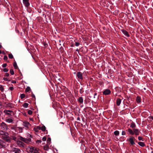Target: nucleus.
I'll use <instances>...</instances> for the list:
<instances>
[{"instance_id":"nucleus-29","label":"nucleus","mask_w":153,"mask_h":153,"mask_svg":"<svg viewBox=\"0 0 153 153\" xmlns=\"http://www.w3.org/2000/svg\"><path fill=\"white\" fill-rule=\"evenodd\" d=\"M10 73L12 75H13L14 74V72L13 69H11L10 70Z\"/></svg>"},{"instance_id":"nucleus-7","label":"nucleus","mask_w":153,"mask_h":153,"mask_svg":"<svg viewBox=\"0 0 153 153\" xmlns=\"http://www.w3.org/2000/svg\"><path fill=\"white\" fill-rule=\"evenodd\" d=\"M6 143L3 140H0V148H5L6 146Z\"/></svg>"},{"instance_id":"nucleus-24","label":"nucleus","mask_w":153,"mask_h":153,"mask_svg":"<svg viewBox=\"0 0 153 153\" xmlns=\"http://www.w3.org/2000/svg\"><path fill=\"white\" fill-rule=\"evenodd\" d=\"M24 126L27 127L28 126V125L29 124V123L28 122H24Z\"/></svg>"},{"instance_id":"nucleus-25","label":"nucleus","mask_w":153,"mask_h":153,"mask_svg":"<svg viewBox=\"0 0 153 153\" xmlns=\"http://www.w3.org/2000/svg\"><path fill=\"white\" fill-rule=\"evenodd\" d=\"M114 134L116 136L119 135V132L118 131H116L114 132Z\"/></svg>"},{"instance_id":"nucleus-15","label":"nucleus","mask_w":153,"mask_h":153,"mask_svg":"<svg viewBox=\"0 0 153 153\" xmlns=\"http://www.w3.org/2000/svg\"><path fill=\"white\" fill-rule=\"evenodd\" d=\"M121 102V100L120 98H117L116 100V104L118 106L120 104Z\"/></svg>"},{"instance_id":"nucleus-58","label":"nucleus","mask_w":153,"mask_h":153,"mask_svg":"<svg viewBox=\"0 0 153 153\" xmlns=\"http://www.w3.org/2000/svg\"><path fill=\"white\" fill-rule=\"evenodd\" d=\"M97 94L96 93H95L94 94V96H95V95H97Z\"/></svg>"},{"instance_id":"nucleus-1","label":"nucleus","mask_w":153,"mask_h":153,"mask_svg":"<svg viewBox=\"0 0 153 153\" xmlns=\"http://www.w3.org/2000/svg\"><path fill=\"white\" fill-rule=\"evenodd\" d=\"M26 150L28 153H40V150L39 148L32 146L27 147Z\"/></svg>"},{"instance_id":"nucleus-45","label":"nucleus","mask_w":153,"mask_h":153,"mask_svg":"<svg viewBox=\"0 0 153 153\" xmlns=\"http://www.w3.org/2000/svg\"><path fill=\"white\" fill-rule=\"evenodd\" d=\"M42 140L44 141H45L46 140V138L45 137H43Z\"/></svg>"},{"instance_id":"nucleus-38","label":"nucleus","mask_w":153,"mask_h":153,"mask_svg":"<svg viewBox=\"0 0 153 153\" xmlns=\"http://www.w3.org/2000/svg\"><path fill=\"white\" fill-rule=\"evenodd\" d=\"M8 70L6 68H4L3 69V71L4 72H7L8 71Z\"/></svg>"},{"instance_id":"nucleus-54","label":"nucleus","mask_w":153,"mask_h":153,"mask_svg":"<svg viewBox=\"0 0 153 153\" xmlns=\"http://www.w3.org/2000/svg\"><path fill=\"white\" fill-rule=\"evenodd\" d=\"M32 97H33V98H35V96L33 94H32Z\"/></svg>"},{"instance_id":"nucleus-10","label":"nucleus","mask_w":153,"mask_h":153,"mask_svg":"<svg viewBox=\"0 0 153 153\" xmlns=\"http://www.w3.org/2000/svg\"><path fill=\"white\" fill-rule=\"evenodd\" d=\"M24 4L26 7H28L30 5V3L29 2V0H23Z\"/></svg>"},{"instance_id":"nucleus-48","label":"nucleus","mask_w":153,"mask_h":153,"mask_svg":"<svg viewBox=\"0 0 153 153\" xmlns=\"http://www.w3.org/2000/svg\"><path fill=\"white\" fill-rule=\"evenodd\" d=\"M9 75V74L8 73H6L5 75V76H6L8 77Z\"/></svg>"},{"instance_id":"nucleus-43","label":"nucleus","mask_w":153,"mask_h":153,"mask_svg":"<svg viewBox=\"0 0 153 153\" xmlns=\"http://www.w3.org/2000/svg\"><path fill=\"white\" fill-rule=\"evenodd\" d=\"M42 142V140H37L36 141V143H40Z\"/></svg>"},{"instance_id":"nucleus-20","label":"nucleus","mask_w":153,"mask_h":153,"mask_svg":"<svg viewBox=\"0 0 153 153\" xmlns=\"http://www.w3.org/2000/svg\"><path fill=\"white\" fill-rule=\"evenodd\" d=\"M136 101L138 103L140 102L141 101L140 97L138 96L136 98Z\"/></svg>"},{"instance_id":"nucleus-56","label":"nucleus","mask_w":153,"mask_h":153,"mask_svg":"<svg viewBox=\"0 0 153 153\" xmlns=\"http://www.w3.org/2000/svg\"><path fill=\"white\" fill-rule=\"evenodd\" d=\"M77 119L78 120H80V118L79 117H78L77 118Z\"/></svg>"},{"instance_id":"nucleus-60","label":"nucleus","mask_w":153,"mask_h":153,"mask_svg":"<svg viewBox=\"0 0 153 153\" xmlns=\"http://www.w3.org/2000/svg\"><path fill=\"white\" fill-rule=\"evenodd\" d=\"M2 47V46L1 45H0V48H1Z\"/></svg>"},{"instance_id":"nucleus-26","label":"nucleus","mask_w":153,"mask_h":153,"mask_svg":"<svg viewBox=\"0 0 153 153\" xmlns=\"http://www.w3.org/2000/svg\"><path fill=\"white\" fill-rule=\"evenodd\" d=\"M28 103H24L23 105V106L24 107H25L26 108H27L28 106Z\"/></svg>"},{"instance_id":"nucleus-12","label":"nucleus","mask_w":153,"mask_h":153,"mask_svg":"<svg viewBox=\"0 0 153 153\" xmlns=\"http://www.w3.org/2000/svg\"><path fill=\"white\" fill-rule=\"evenodd\" d=\"M50 144V143L49 142L48 143L44 146V149L45 150H48L49 149V146Z\"/></svg>"},{"instance_id":"nucleus-49","label":"nucleus","mask_w":153,"mask_h":153,"mask_svg":"<svg viewBox=\"0 0 153 153\" xmlns=\"http://www.w3.org/2000/svg\"><path fill=\"white\" fill-rule=\"evenodd\" d=\"M9 89L11 91H13L14 89L13 88V87H10L9 88Z\"/></svg>"},{"instance_id":"nucleus-40","label":"nucleus","mask_w":153,"mask_h":153,"mask_svg":"<svg viewBox=\"0 0 153 153\" xmlns=\"http://www.w3.org/2000/svg\"><path fill=\"white\" fill-rule=\"evenodd\" d=\"M18 144H20L22 145V144H23V143L21 141H19L17 142Z\"/></svg>"},{"instance_id":"nucleus-39","label":"nucleus","mask_w":153,"mask_h":153,"mask_svg":"<svg viewBox=\"0 0 153 153\" xmlns=\"http://www.w3.org/2000/svg\"><path fill=\"white\" fill-rule=\"evenodd\" d=\"M4 90V88L1 85L0 87V90L3 91Z\"/></svg>"},{"instance_id":"nucleus-44","label":"nucleus","mask_w":153,"mask_h":153,"mask_svg":"<svg viewBox=\"0 0 153 153\" xmlns=\"http://www.w3.org/2000/svg\"><path fill=\"white\" fill-rule=\"evenodd\" d=\"M122 134L123 135H125L126 134V132L125 131H123L122 133Z\"/></svg>"},{"instance_id":"nucleus-61","label":"nucleus","mask_w":153,"mask_h":153,"mask_svg":"<svg viewBox=\"0 0 153 153\" xmlns=\"http://www.w3.org/2000/svg\"><path fill=\"white\" fill-rule=\"evenodd\" d=\"M1 53V51L0 50V54Z\"/></svg>"},{"instance_id":"nucleus-28","label":"nucleus","mask_w":153,"mask_h":153,"mask_svg":"<svg viewBox=\"0 0 153 153\" xmlns=\"http://www.w3.org/2000/svg\"><path fill=\"white\" fill-rule=\"evenodd\" d=\"M130 127L132 128H134L136 127L134 123H131L130 125Z\"/></svg>"},{"instance_id":"nucleus-33","label":"nucleus","mask_w":153,"mask_h":153,"mask_svg":"<svg viewBox=\"0 0 153 153\" xmlns=\"http://www.w3.org/2000/svg\"><path fill=\"white\" fill-rule=\"evenodd\" d=\"M3 79L6 81H10V79H9L8 78H7L4 77L3 78Z\"/></svg>"},{"instance_id":"nucleus-46","label":"nucleus","mask_w":153,"mask_h":153,"mask_svg":"<svg viewBox=\"0 0 153 153\" xmlns=\"http://www.w3.org/2000/svg\"><path fill=\"white\" fill-rule=\"evenodd\" d=\"M7 64L6 63H4L2 65V67L3 68H5V67L7 66Z\"/></svg>"},{"instance_id":"nucleus-37","label":"nucleus","mask_w":153,"mask_h":153,"mask_svg":"<svg viewBox=\"0 0 153 153\" xmlns=\"http://www.w3.org/2000/svg\"><path fill=\"white\" fill-rule=\"evenodd\" d=\"M34 130L36 132H38L39 131V130L36 128H33Z\"/></svg>"},{"instance_id":"nucleus-11","label":"nucleus","mask_w":153,"mask_h":153,"mask_svg":"<svg viewBox=\"0 0 153 153\" xmlns=\"http://www.w3.org/2000/svg\"><path fill=\"white\" fill-rule=\"evenodd\" d=\"M110 90L108 89H106L103 92V94L105 95H108L111 93Z\"/></svg>"},{"instance_id":"nucleus-8","label":"nucleus","mask_w":153,"mask_h":153,"mask_svg":"<svg viewBox=\"0 0 153 153\" xmlns=\"http://www.w3.org/2000/svg\"><path fill=\"white\" fill-rule=\"evenodd\" d=\"M76 76L78 78L81 79H83L82 74V73L80 72H78L77 73Z\"/></svg>"},{"instance_id":"nucleus-42","label":"nucleus","mask_w":153,"mask_h":153,"mask_svg":"<svg viewBox=\"0 0 153 153\" xmlns=\"http://www.w3.org/2000/svg\"><path fill=\"white\" fill-rule=\"evenodd\" d=\"M79 92L81 94L83 92V89L82 88L81 89H80Z\"/></svg>"},{"instance_id":"nucleus-59","label":"nucleus","mask_w":153,"mask_h":153,"mask_svg":"<svg viewBox=\"0 0 153 153\" xmlns=\"http://www.w3.org/2000/svg\"><path fill=\"white\" fill-rule=\"evenodd\" d=\"M151 118L153 120V117H151Z\"/></svg>"},{"instance_id":"nucleus-50","label":"nucleus","mask_w":153,"mask_h":153,"mask_svg":"<svg viewBox=\"0 0 153 153\" xmlns=\"http://www.w3.org/2000/svg\"><path fill=\"white\" fill-rule=\"evenodd\" d=\"M138 139L139 140H141L142 139V138L141 137H138Z\"/></svg>"},{"instance_id":"nucleus-57","label":"nucleus","mask_w":153,"mask_h":153,"mask_svg":"<svg viewBox=\"0 0 153 153\" xmlns=\"http://www.w3.org/2000/svg\"><path fill=\"white\" fill-rule=\"evenodd\" d=\"M24 115L26 116V113H24Z\"/></svg>"},{"instance_id":"nucleus-62","label":"nucleus","mask_w":153,"mask_h":153,"mask_svg":"<svg viewBox=\"0 0 153 153\" xmlns=\"http://www.w3.org/2000/svg\"><path fill=\"white\" fill-rule=\"evenodd\" d=\"M46 45H47V44H45V46L46 47Z\"/></svg>"},{"instance_id":"nucleus-21","label":"nucleus","mask_w":153,"mask_h":153,"mask_svg":"<svg viewBox=\"0 0 153 153\" xmlns=\"http://www.w3.org/2000/svg\"><path fill=\"white\" fill-rule=\"evenodd\" d=\"M41 130L43 131H45L46 130L45 127L43 125L42 127H41Z\"/></svg>"},{"instance_id":"nucleus-14","label":"nucleus","mask_w":153,"mask_h":153,"mask_svg":"<svg viewBox=\"0 0 153 153\" xmlns=\"http://www.w3.org/2000/svg\"><path fill=\"white\" fill-rule=\"evenodd\" d=\"M129 141L131 145H133L135 144V143L132 138H130L129 139Z\"/></svg>"},{"instance_id":"nucleus-31","label":"nucleus","mask_w":153,"mask_h":153,"mask_svg":"<svg viewBox=\"0 0 153 153\" xmlns=\"http://www.w3.org/2000/svg\"><path fill=\"white\" fill-rule=\"evenodd\" d=\"M25 97V95L24 94H22L20 96L21 98L22 99H23Z\"/></svg>"},{"instance_id":"nucleus-52","label":"nucleus","mask_w":153,"mask_h":153,"mask_svg":"<svg viewBox=\"0 0 153 153\" xmlns=\"http://www.w3.org/2000/svg\"><path fill=\"white\" fill-rule=\"evenodd\" d=\"M60 51H61L62 52H63V48H60Z\"/></svg>"},{"instance_id":"nucleus-51","label":"nucleus","mask_w":153,"mask_h":153,"mask_svg":"<svg viewBox=\"0 0 153 153\" xmlns=\"http://www.w3.org/2000/svg\"><path fill=\"white\" fill-rule=\"evenodd\" d=\"M36 128H37V129L38 130H41V127L39 126H37Z\"/></svg>"},{"instance_id":"nucleus-4","label":"nucleus","mask_w":153,"mask_h":153,"mask_svg":"<svg viewBox=\"0 0 153 153\" xmlns=\"http://www.w3.org/2000/svg\"><path fill=\"white\" fill-rule=\"evenodd\" d=\"M19 139L26 143H28L31 141V140L30 138L26 139L21 136L19 137Z\"/></svg>"},{"instance_id":"nucleus-16","label":"nucleus","mask_w":153,"mask_h":153,"mask_svg":"<svg viewBox=\"0 0 153 153\" xmlns=\"http://www.w3.org/2000/svg\"><path fill=\"white\" fill-rule=\"evenodd\" d=\"M122 32L123 33L127 36L129 37V34H128V32L125 30H123Z\"/></svg>"},{"instance_id":"nucleus-22","label":"nucleus","mask_w":153,"mask_h":153,"mask_svg":"<svg viewBox=\"0 0 153 153\" xmlns=\"http://www.w3.org/2000/svg\"><path fill=\"white\" fill-rule=\"evenodd\" d=\"M13 66L15 69H17L18 68V67L16 62H14L13 64Z\"/></svg>"},{"instance_id":"nucleus-63","label":"nucleus","mask_w":153,"mask_h":153,"mask_svg":"<svg viewBox=\"0 0 153 153\" xmlns=\"http://www.w3.org/2000/svg\"><path fill=\"white\" fill-rule=\"evenodd\" d=\"M9 104L10 105V103H9ZM8 105V106H9V105Z\"/></svg>"},{"instance_id":"nucleus-30","label":"nucleus","mask_w":153,"mask_h":153,"mask_svg":"<svg viewBox=\"0 0 153 153\" xmlns=\"http://www.w3.org/2000/svg\"><path fill=\"white\" fill-rule=\"evenodd\" d=\"M8 57L10 59H12L13 58V56L11 53H10L8 54Z\"/></svg>"},{"instance_id":"nucleus-55","label":"nucleus","mask_w":153,"mask_h":153,"mask_svg":"<svg viewBox=\"0 0 153 153\" xmlns=\"http://www.w3.org/2000/svg\"><path fill=\"white\" fill-rule=\"evenodd\" d=\"M2 107L1 102H0V108Z\"/></svg>"},{"instance_id":"nucleus-34","label":"nucleus","mask_w":153,"mask_h":153,"mask_svg":"<svg viewBox=\"0 0 153 153\" xmlns=\"http://www.w3.org/2000/svg\"><path fill=\"white\" fill-rule=\"evenodd\" d=\"M11 140L12 139L13 140H14L15 141H16V137H14V136H11Z\"/></svg>"},{"instance_id":"nucleus-23","label":"nucleus","mask_w":153,"mask_h":153,"mask_svg":"<svg viewBox=\"0 0 153 153\" xmlns=\"http://www.w3.org/2000/svg\"><path fill=\"white\" fill-rule=\"evenodd\" d=\"M13 120L11 118H8L6 119V121L8 123H11L13 122Z\"/></svg>"},{"instance_id":"nucleus-13","label":"nucleus","mask_w":153,"mask_h":153,"mask_svg":"<svg viewBox=\"0 0 153 153\" xmlns=\"http://www.w3.org/2000/svg\"><path fill=\"white\" fill-rule=\"evenodd\" d=\"M133 131L134 134H135L136 135H137L139 134V131L138 129L134 128L133 129Z\"/></svg>"},{"instance_id":"nucleus-53","label":"nucleus","mask_w":153,"mask_h":153,"mask_svg":"<svg viewBox=\"0 0 153 153\" xmlns=\"http://www.w3.org/2000/svg\"><path fill=\"white\" fill-rule=\"evenodd\" d=\"M12 82L13 83H16V82L15 80H13Z\"/></svg>"},{"instance_id":"nucleus-19","label":"nucleus","mask_w":153,"mask_h":153,"mask_svg":"<svg viewBox=\"0 0 153 153\" xmlns=\"http://www.w3.org/2000/svg\"><path fill=\"white\" fill-rule=\"evenodd\" d=\"M128 131L129 133L131 135H133L134 134V132L130 128L128 129Z\"/></svg>"},{"instance_id":"nucleus-18","label":"nucleus","mask_w":153,"mask_h":153,"mask_svg":"<svg viewBox=\"0 0 153 153\" xmlns=\"http://www.w3.org/2000/svg\"><path fill=\"white\" fill-rule=\"evenodd\" d=\"M78 101L80 103H82L83 102V99L82 97H80L78 100Z\"/></svg>"},{"instance_id":"nucleus-47","label":"nucleus","mask_w":153,"mask_h":153,"mask_svg":"<svg viewBox=\"0 0 153 153\" xmlns=\"http://www.w3.org/2000/svg\"><path fill=\"white\" fill-rule=\"evenodd\" d=\"M79 43L78 42H76L75 45L76 46H77L79 45Z\"/></svg>"},{"instance_id":"nucleus-5","label":"nucleus","mask_w":153,"mask_h":153,"mask_svg":"<svg viewBox=\"0 0 153 153\" xmlns=\"http://www.w3.org/2000/svg\"><path fill=\"white\" fill-rule=\"evenodd\" d=\"M11 152H14V153H22L20 149L16 148H12Z\"/></svg>"},{"instance_id":"nucleus-36","label":"nucleus","mask_w":153,"mask_h":153,"mask_svg":"<svg viewBox=\"0 0 153 153\" xmlns=\"http://www.w3.org/2000/svg\"><path fill=\"white\" fill-rule=\"evenodd\" d=\"M134 14H133L132 15H131L130 16V18L131 19V20H132V19L133 20L134 19V17H133Z\"/></svg>"},{"instance_id":"nucleus-3","label":"nucleus","mask_w":153,"mask_h":153,"mask_svg":"<svg viewBox=\"0 0 153 153\" xmlns=\"http://www.w3.org/2000/svg\"><path fill=\"white\" fill-rule=\"evenodd\" d=\"M4 112L9 116H13L14 115V112L12 111L5 110Z\"/></svg>"},{"instance_id":"nucleus-41","label":"nucleus","mask_w":153,"mask_h":153,"mask_svg":"<svg viewBox=\"0 0 153 153\" xmlns=\"http://www.w3.org/2000/svg\"><path fill=\"white\" fill-rule=\"evenodd\" d=\"M4 60H7V56H4Z\"/></svg>"},{"instance_id":"nucleus-9","label":"nucleus","mask_w":153,"mask_h":153,"mask_svg":"<svg viewBox=\"0 0 153 153\" xmlns=\"http://www.w3.org/2000/svg\"><path fill=\"white\" fill-rule=\"evenodd\" d=\"M0 135H2V136H5L9 135V134L7 132L2 130H0Z\"/></svg>"},{"instance_id":"nucleus-35","label":"nucleus","mask_w":153,"mask_h":153,"mask_svg":"<svg viewBox=\"0 0 153 153\" xmlns=\"http://www.w3.org/2000/svg\"><path fill=\"white\" fill-rule=\"evenodd\" d=\"M51 138L50 137H48L47 140V142H49L50 143H51Z\"/></svg>"},{"instance_id":"nucleus-27","label":"nucleus","mask_w":153,"mask_h":153,"mask_svg":"<svg viewBox=\"0 0 153 153\" xmlns=\"http://www.w3.org/2000/svg\"><path fill=\"white\" fill-rule=\"evenodd\" d=\"M30 90V88L29 87H27L25 89L26 92H28Z\"/></svg>"},{"instance_id":"nucleus-6","label":"nucleus","mask_w":153,"mask_h":153,"mask_svg":"<svg viewBox=\"0 0 153 153\" xmlns=\"http://www.w3.org/2000/svg\"><path fill=\"white\" fill-rule=\"evenodd\" d=\"M1 129L3 130H7L8 128L6 124L2 122L0 124Z\"/></svg>"},{"instance_id":"nucleus-32","label":"nucleus","mask_w":153,"mask_h":153,"mask_svg":"<svg viewBox=\"0 0 153 153\" xmlns=\"http://www.w3.org/2000/svg\"><path fill=\"white\" fill-rule=\"evenodd\" d=\"M28 114L29 115H31L32 114V111L30 110H29L28 111Z\"/></svg>"},{"instance_id":"nucleus-17","label":"nucleus","mask_w":153,"mask_h":153,"mask_svg":"<svg viewBox=\"0 0 153 153\" xmlns=\"http://www.w3.org/2000/svg\"><path fill=\"white\" fill-rule=\"evenodd\" d=\"M138 144L142 147H143L145 146V144L143 142H139L138 143Z\"/></svg>"},{"instance_id":"nucleus-2","label":"nucleus","mask_w":153,"mask_h":153,"mask_svg":"<svg viewBox=\"0 0 153 153\" xmlns=\"http://www.w3.org/2000/svg\"><path fill=\"white\" fill-rule=\"evenodd\" d=\"M1 138L6 142L10 143L11 141V138L9 135L5 136H2Z\"/></svg>"},{"instance_id":"nucleus-64","label":"nucleus","mask_w":153,"mask_h":153,"mask_svg":"<svg viewBox=\"0 0 153 153\" xmlns=\"http://www.w3.org/2000/svg\"><path fill=\"white\" fill-rule=\"evenodd\" d=\"M76 51H78V50L77 49L76 50Z\"/></svg>"}]
</instances>
